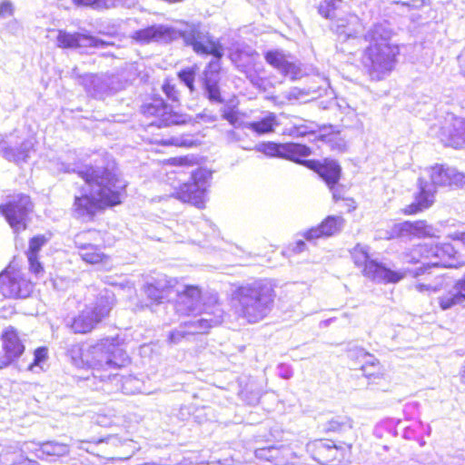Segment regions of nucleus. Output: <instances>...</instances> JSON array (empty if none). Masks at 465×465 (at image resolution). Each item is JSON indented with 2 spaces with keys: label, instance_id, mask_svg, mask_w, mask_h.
Masks as SVG:
<instances>
[{
  "label": "nucleus",
  "instance_id": "f257e3e1",
  "mask_svg": "<svg viewBox=\"0 0 465 465\" xmlns=\"http://www.w3.org/2000/svg\"><path fill=\"white\" fill-rule=\"evenodd\" d=\"M178 37H182L185 45L191 46L199 55L212 54L215 60H212L204 69L202 76V84L204 95L213 103H222L220 93V64L219 59L223 55V47L219 42L199 25H186L183 30H176L163 25H154L144 29L135 31L132 38L140 44L150 42L168 43Z\"/></svg>",
  "mask_w": 465,
  "mask_h": 465
},
{
  "label": "nucleus",
  "instance_id": "f03ea898",
  "mask_svg": "<svg viewBox=\"0 0 465 465\" xmlns=\"http://www.w3.org/2000/svg\"><path fill=\"white\" fill-rule=\"evenodd\" d=\"M391 35L386 22L374 25L364 35L370 45L363 52L361 64L372 80L383 79L395 66L400 49L391 42Z\"/></svg>",
  "mask_w": 465,
  "mask_h": 465
},
{
  "label": "nucleus",
  "instance_id": "7ed1b4c3",
  "mask_svg": "<svg viewBox=\"0 0 465 465\" xmlns=\"http://www.w3.org/2000/svg\"><path fill=\"white\" fill-rule=\"evenodd\" d=\"M275 292L272 285L259 280L236 287L232 292L234 314L248 323H256L266 318L272 310Z\"/></svg>",
  "mask_w": 465,
  "mask_h": 465
},
{
  "label": "nucleus",
  "instance_id": "20e7f679",
  "mask_svg": "<svg viewBox=\"0 0 465 465\" xmlns=\"http://www.w3.org/2000/svg\"><path fill=\"white\" fill-rule=\"evenodd\" d=\"M342 0H322L319 6V13L325 18L331 20V30L338 35L341 43L359 40L363 31L360 18L355 15H342L339 9Z\"/></svg>",
  "mask_w": 465,
  "mask_h": 465
},
{
  "label": "nucleus",
  "instance_id": "39448f33",
  "mask_svg": "<svg viewBox=\"0 0 465 465\" xmlns=\"http://www.w3.org/2000/svg\"><path fill=\"white\" fill-rule=\"evenodd\" d=\"M449 168L443 165H435L427 170L430 181L423 177L419 179V192L415 195L414 202L406 207V213L414 214L433 204L437 186L450 185Z\"/></svg>",
  "mask_w": 465,
  "mask_h": 465
},
{
  "label": "nucleus",
  "instance_id": "423d86ee",
  "mask_svg": "<svg viewBox=\"0 0 465 465\" xmlns=\"http://www.w3.org/2000/svg\"><path fill=\"white\" fill-rule=\"evenodd\" d=\"M85 343H75L67 349V355L75 363L90 366L93 363L111 365L116 348L114 339H103L95 345L84 347Z\"/></svg>",
  "mask_w": 465,
  "mask_h": 465
},
{
  "label": "nucleus",
  "instance_id": "0eeeda50",
  "mask_svg": "<svg viewBox=\"0 0 465 465\" xmlns=\"http://www.w3.org/2000/svg\"><path fill=\"white\" fill-rule=\"evenodd\" d=\"M351 256L355 265L362 268V274L373 282L396 283L404 278L403 272L392 271L371 259L369 248L365 245L357 244L351 252Z\"/></svg>",
  "mask_w": 465,
  "mask_h": 465
},
{
  "label": "nucleus",
  "instance_id": "6e6552de",
  "mask_svg": "<svg viewBox=\"0 0 465 465\" xmlns=\"http://www.w3.org/2000/svg\"><path fill=\"white\" fill-rule=\"evenodd\" d=\"M351 450V443L337 445L331 440H315L306 445V451L321 465H340L350 459Z\"/></svg>",
  "mask_w": 465,
  "mask_h": 465
},
{
  "label": "nucleus",
  "instance_id": "1a4fd4ad",
  "mask_svg": "<svg viewBox=\"0 0 465 465\" xmlns=\"http://www.w3.org/2000/svg\"><path fill=\"white\" fill-rule=\"evenodd\" d=\"M34 291L35 283L15 265L10 263L0 272V293L5 299H26Z\"/></svg>",
  "mask_w": 465,
  "mask_h": 465
},
{
  "label": "nucleus",
  "instance_id": "9d476101",
  "mask_svg": "<svg viewBox=\"0 0 465 465\" xmlns=\"http://www.w3.org/2000/svg\"><path fill=\"white\" fill-rule=\"evenodd\" d=\"M141 112L145 117L153 118L150 124L159 128L186 124L191 122L188 114L173 111L161 97H153L150 102L144 103Z\"/></svg>",
  "mask_w": 465,
  "mask_h": 465
},
{
  "label": "nucleus",
  "instance_id": "9b49d317",
  "mask_svg": "<svg viewBox=\"0 0 465 465\" xmlns=\"http://www.w3.org/2000/svg\"><path fill=\"white\" fill-rule=\"evenodd\" d=\"M211 177L212 173L207 169H196L192 173V182L183 183L176 192V198L199 209L203 208Z\"/></svg>",
  "mask_w": 465,
  "mask_h": 465
},
{
  "label": "nucleus",
  "instance_id": "f8f14e48",
  "mask_svg": "<svg viewBox=\"0 0 465 465\" xmlns=\"http://www.w3.org/2000/svg\"><path fill=\"white\" fill-rule=\"evenodd\" d=\"M116 204V195L109 186H103L97 193V197L89 194L76 196L74 200V211L80 216L93 218L98 212Z\"/></svg>",
  "mask_w": 465,
  "mask_h": 465
},
{
  "label": "nucleus",
  "instance_id": "ddd939ff",
  "mask_svg": "<svg viewBox=\"0 0 465 465\" xmlns=\"http://www.w3.org/2000/svg\"><path fill=\"white\" fill-rule=\"evenodd\" d=\"M34 204L29 195L18 194L16 199L0 204V214L15 232L27 228L28 215L33 212Z\"/></svg>",
  "mask_w": 465,
  "mask_h": 465
},
{
  "label": "nucleus",
  "instance_id": "4468645a",
  "mask_svg": "<svg viewBox=\"0 0 465 465\" xmlns=\"http://www.w3.org/2000/svg\"><path fill=\"white\" fill-rule=\"evenodd\" d=\"M109 312L110 309L106 305L86 307L72 319L69 328L74 333L86 334L106 318Z\"/></svg>",
  "mask_w": 465,
  "mask_h": 465
},
{
  "label": "nucleus",
  "instance_id": "2eb2a0df",
  "mask_svg": "<svg viewBox=\"0 0 465 465\" xmlns=\"http://www.w3.org/2000/svg\"><path fill=\"white\" fill-rule=\"evenodd\" d=\"M430 269L431 267L459 268L465 265V255L449 242L430 244Z\"/></svg>",
  "mask_w": 465,
  "mask_h": 465
},
{
  "label": "nucleus",
  "instance_id": "dca6fc26",
  "mask_svg": "<svg viewBox=\"0 0 465 465\" xmlns=\"http://www.w3.org/2000/svg\"><path fill=\"white\" fill-rule=\"evenodd\" d=\"M176 302L173 305L180 315L191 316L200 310L203 304V291L198 285L184 284L176 288Z\"/></svg>",
  "mask_w": 465,
  "mask_h": 465
},
{
  "label": "nucleus",
  "instance_id": "f3484780",
  "mask_svg": "<svg viewBox=\"0 0 465 465\" xmlns=\"http://www.w3.org/2000/svg\"><path fill=\"white\" fill-rule=\"evenodd\" d=\"M3 358L0 368L6 367L17 360L25 350L19 331L14 326H7L0 335Z\"/></svg>",
  "mask_w": 465,
  "mask_h": 465
},
{
  "label": "nucleus",
  "instance_id": "a211bd4d",
  "mask_svg": "<svg viewBox=\"0 0 465 465\" xmlns=\"http://www.w3.org/2000/svg\"><path fill=\"white\" fill-rule=\"evenodd\" d=\"M440 139L447 146L465 147V120L450 115L440 129Z\"/></svg>",
  "mask_w": 465,
  "mask_h": 465
},
{
  "label": "nucleus",
  "instance_id": "6ab92c4d",
  "mask_svg": "<svg viewBox=\"0 0 465 465\" xmlns=\"http://www.w3.org/2000/svg\"><path fill=\"white\" fill-rule=\"evenodd\" d=\"M303 165L315 171L330 188L336 185L341 176V166L336 161L325 159L323 162L308 160Z\"/></svg>",
  "mask_w": 465,
  "mask_h": 465
},
{
  "label": "nucleus",
  "instance_id": "aec40b11",
  "mask_svg": "<svg viewBox=\"0 0 465 465\" xmlns=\"http://www.w3.org/2000/svg\"><path fill=\"white\" fill-rule=\"evenodd\" d=\"M223 310L217 303V300L214 299L212 305L203 303L200 310L191 315L192 317L189 319V322L206 321L203 329L199 331V334H202L207 332L211 328L219 325L223 321Z\"/></svg>",
  "mask_w": 465,
  "mask_h": 465
},
{
  "label": "nucleus",
  "instance_id": "412c9836",
  "mask_svg": "<svg viewBox=\"0 0 465 465\" xmlns=\"http://www.w3.org/2000/svg\"><path fill=\"white\" fill-rule=\"evenodd\" d=\"M264 58L266 62L280 71L283 75L290 77L292 80L298 79L302 76L301 68L294 63L290 62L285 54L278 50L268 51Z\"/></svg>",
  "mask_w": 465,
  "mask_h": 465
},
{
  "label": "nucleus",
  "instance_id": "4be33fe9",
  "mask_svg": "<svg viewBox=\"0 0 465 465\" xmlns=\"http://www.w3.org/2000/svg\"><path fill=\"white\" fill-rule=\"evenodd\" d=\"M438 300L443 311L463 304L465 302V273L456 280L451 288Z\"/></svg>",
  "mask_w": 465,
  "mask_h": 465
},
{
  "label": "nucleus",
  "instance_id": "5701e85b",
  "mask_svg": "<svg viewBox=\"0 0 465 465\" xmlns=\"http://www.w3.org/2000/svg\"><path fill=\"white\" fill-rule=\"evenodd\" d=\"M430 258V244H419L412 247L408 252L404 254L405 262L409 263L421 262L423 266L417 268L412 272L413 277L419 278L425 274L430 269L429 262Z\"/></svg>",
  "mask_w": 465,
  "mask_h": 465
},
{
  "label": "nucleus",
  "instance_id": "b1692460",
  "mask_svg": "<svg viewBox=\"0 0 465 465\" xmlns=\"http://www.w3.org/2000/svg\"><path fill=\"white\" fill-rule=\"evenodd\" d=\"M93 38L83 33H70L65 30H58L56 45L62 49H76L87 47L93 45Z\"/></svg>",
  "mask_w": 465,
  "mask_h": 465
},
{
  "label": "nucleus",
  "instance_id": "393cba45",
  "mask_svg": "<svg viewBox=\"0 0 465 465\" xmlns=\"http://www.w3.org/2000/svg\"><path fill=\"white\" fill-rule=\"evenodd\" d=\"M70 451L69 445L54 440L39 443L35 449V456L39 460H55L66 456Z\"/></svg>",
  "mask_w": 465,
  "mask_h": 465
},
{
  "label": "nucleus",
  "instance_id": "a878e982",
  "mask_svg": "<svg viewBox=\"0 0 465 465\" xmlns=\"http://www.w3.org/2000/svg\"><path fill=\"white\" fill-rule=\"evenodd\" d=\"M344 220L341 216H328L318 227L310 229L305 238L317 239L321 236H331L338 233L343 227Z\"/></svg>",
  "mask_w": 465,
  "mask_h": 465
},
{
  "label": "nucleus",
  "instance_id": "bb28decb",
  "mask_svg": "<svg viewBox=\"0 0 465 465\" xmlns=\"http://www.w3.org/2000/svg\"><path fill=\"white\" fill-rule=\"evenodd\" d=\"M206 321L202 322H189L185 321L178 328L170 331L168 335V341L171 344H177L183 339L186 338L188 335L199 334V331L203 330L205 326Z\"/></svg>",
  "mask_w": 465,
  "mask_h": 465
},
{
  "label": "nucleus",
  "instance_id": "cd10ccee",
  "mask_svg": "<svg viewBox=\"0 0 465 465\" xmlns=\"http://www.w3.org/2000/svg\"><path fill=\"white\" fill-rule=\"evenodd\" d=\"M401 232L418 238L439 237L440 231L425 221L405 222L401 225Z\"/></svg>",
  "mask_w": 465,
  "mask_h": 465
},
{
  "label": "nucleus",
  "instance_id": "c85d7f7f",
  "mask_svg": "<svg viewBox=\"0 0 465 465\" xmlns=\"http://www.w3.org/2000/svg\"><path fill=\"white\" fill-rule=\"evenodd\" d=\"M172 287V281L157 280L153 283H147L143 292L152 302L162 303L169 296Z\"/></svg>",
  "mask_w": 465,
  "mask_h": 465
},
{
  "label": "nucleus",
  "instance_id": "c756f323",
  "mask_svg": "<svg viewBox=\"0 0 465 465\" xmlns=\"http://www.w3.org/2000/svg\"><path fill=\"white\" fill-rule=\"evenodd\" d=\"M312 150L310 147L295 143H282V151L280 158L291 160L292 162L301 163L303 165L305 160H302L303 157L311 155Z\"/></svg>",
  "mask_w": 465,
  "mask_h": 465
},
{
  "label": "nucleus",
  "instance_id": "7c9ffc66",
  "mask_svg": "<svg viewBox=\"0 0 465 465\" xmlns=\"http://www.w3.org/2000/svg\"><path fill=\"white\" fill-rule=\"evenodd\" d=\"M278 124L276 115L273 113H269L260 121L245 123L244 128L252 130L259 134H263L273 132L274 127Z\"/></svg>",
  "mask_w": 465,
  "mask_h": 465
},
{
  "label": "nucleus",
  "instance_id": "2f4dec72",
  "mask_svg": "<svg viewBox=\"0 0 465 465\" xmlns=\"http://www.w3.org/2000/svg\"><path fill=\"white\" fill-rule=\"evenodd\" d=\"M118 376L122 377V391L125 394H134V393H146L149 394L150 391L146 389L144 381L135 376L133 375H124L123 373L118 372Z\"/></svg>",
  "mask_w": 465,
  "mask_h": 465
},
{
  "label": "nucleus",
  "instance_id": "473e14b6",
  "mask_svg": "<svg viewBox=\"0 0 465 465\" xmlns=\"http://www.w3.org/2000/svg\"><path fill=\"white\" fill-rule=\"evenodd\" d=\"M118 296H122V299L131 302L132 304L136 307L139 306L138 302L134 301L136 300V290L134 288V284L126 277L118 282ZM140 307H143V305L141 304Z\"/></svg>",
  "mask_w": 465,
  "mask_h": 465
},
{
  "label": "nucleus",
  "instance_id": "72a5a7b5",
  "mask_svg": "<svg viewBox=\"0 0 465 465\" xmlns=\"http://www.w3.org/2000/svg\"><path fill=\"white\" fill-rule=\"evenodd\" d=\"M197 72L198 66L194 64L183 68L177 73L178 79L188 88L190 94H193L196 90L194 81Z\"/></svg>",
  "mask_w": 465,
  "mask_h": 465
},
{
  "label": "nucleus",
  "instance_id": "f704fd0d",
  "mask_svg": "<svg viewBox=\"0 0 465 465\" xmlns=\"http://www.w3.org/2000/svg\"><path fill=\"white\" fill-rule=\"evenodd\" d=\"M81 258L90 264L99 263L104 260V254L94 245H84L80 247Z\"/></svg>",
  "mask_w": 465,
  "mask_h": 465
},
{
  "label": "nucleus",
  "instance_id": "c9c22d12",
  "mask_svg": "<svg viewBox=\"0 0 465 465\" xmlns=\"http://www.w3.org/2000/svg\"><path fill=\"white\" fill-rule=\"evenodd\" d=\"M359 368L366 377L374 376L380 373L381 370L379 361L369 352H367L366 357H364Z\"/></svg>",
  "mask_w": 465,
  "mask_h": 465
},
{
  "label": "nucleus",
  "instance_id": "e433bc0d",
  "mask_svg": "<svg viewBox=\"0 0 465 465\" xmlns=\"http://www.w3.org/2000/svg\"><path fill=\"white\" fill-rule=\"evenodd\" d=\"M80 176L84 180L86 183L89 185H98L100 188L103 186H108L106 184L107 178L104 175H101L95 170L92 168L86 169L79 173Z\"/></svg>",
  "mask_w": 465,
  "mask_h": 465
},
{
  "label": "nucleus",
  "instance_id": "4c0bfd02",
  "mask_svg": "<svg viewBox=\"0 0 465 465\" xmlns=\"http://www.w3.org/2000/svg\"><path fill=\"white\" fill-rule=\"evenodd\" d=\"M223 119L228 121L230 124L238 128L244 127L245 123L240 118V113L235 107L224 106L221 109Z\"/></svg>",
  "mask_w": 465,
  "mask_h": 465
},
{
  "label": "nucleus",
  "instance_id": "58836bf2",
  "mask_svg": "<svg viewBox=\"0 0 465 465\" xmlns=\"http://www.w3.org/2000/svg\"><path fill=\"white\" fill-rule=\"evenodd\" d=\"M163 144L189 148L196 145V141L193 139L192 135L183 134L179 136H173L169 139H166L163 142Z\"/></svg>",
  "mask_w": 465,
  "mask_h": 465
},
{
  "label": "nucleus",
  "instance_id": "ea45409f",
  "mask_svg": "<svg viewBox=\"0 0 465 465\" xmlns=\"http://www.w3.org/2000/svg\"><path fill=\"white\" fill-rule=\"evenodd\" d=\"M5 460L6 465H36L35 460L27 458L21 450L10 452Z\"/></svg>",
  "mask_w": 465,
  "mask_h": 465
},
{
  "label": "nucleus",
  "instance_id": "a19ab883",
  "mask_svg": "<svg viewBox=\"0 0 465 465\" xmlns=\"http://www.w3.org/2000/svg\"><path fill=\"white\" fill-rule=\"evenodd\" d=\"M47 242V238L43 234H37L29 240L26 256H38L41 248Z\"/></svg>",
  "mask_w": 465,
  "mask_h": 465
},
{
  "label": "nucleus",
  "instance_id": "79ce46f5",
  "mask_svg": "<svg viewBox=\"0 0 465 465\" xmlns=\"http://www.w3.org/2000/svg\"><path fill=\"white\" fill-rule=\"evenodd\" d=\"M256 149L267 156L280 157L282 143H276L273 142L263 143L257 145Z\"/></svg>",
  "mask_w": 465,
  "mask_h": 465
},
{
  "label": "nucleus",
  "instance_id": "37998d69",
  "mask_svg": "<svg viewBox=\"0 0 465 465\" xmlns=\"http://www.w3.org/2000/svg\"><path fill=\"white\" fill-rule=\"evenodd\" d=\"M162 90L166 95V97L171 100L172 102H179L181 94L180 91L177 89L176 85L173 83H171L169 80H165Z\"/></svg>",
  "mask_w": 465,
  "mask_h": 465
},
{
  "label": "nucleus",
  "instance_id": "c03bdc74",
  "mask_svg": "<svg viewBox=\"0 0 465 465\" xmlns=\"http://www.w3.org/2000/svg\"><path fill=\"white\" fill-rule=\"evenodd\" d=\"M351 421L348 418H335L331 419L329 423L327 430L332 431H340L347 428L351 429Z\"/></svg>",
  "mask_w": 465,
  "mask_h": 465
},
{
  "label": "nucleus",
  "instance_id": "a18cd8bd",
  "mask_svg": "<svg viewBox=\"0 0 465 465\" xmlns=\"http://www.w3.org/2000/svg\"><path fill=\"white\" fill-rule=\"evenodd\" d=\"M450 185L462 187L465 185V173L458 172L455 168H449Z\"/></svg>",
  "mask_w": 465,
  "mask_h": 465
},
{
  "label": "nucleus",
  "instance_id": "49530a36",
  "mask_svg": "<svg viewBox=\"0 0 465 465\" xmlns=\"http://www.w3.org/2000/svg\"><path fill=\"white\" fill-rule=\"evenodd\" d=\"M439 285H430L428 284V282L425 280V279H422V280H420L418 279L414 284H413V288L420 292V293H426V294H430V293H435L437 292V287Z\"/></svg>",
  "mask_w": 465,
  "mask_h": 465
},
{
  "label": "nucleus",
  "instance_id": "de8ad7c7",
  "mask_svg": "<svg viewBox=\"0 0 465 465\" xmlns=\"http://www.w3.org/2000/svg\"><path fill=\"white\" fill-rule=\"evenodd\" d=\"M121 447L124 450L123 456L118 457V460H127L134 455L136 450H138L137 444L132 440H127L121 443Z\"/></svg>",
  "mask_w": 465,
  "mask_h": 465
},
{
  "label": "nucleus",
  "instance_id": "09e8293b",
  "mask_svg": "<svg viewBox=\"0 0 465 465\" xmlns=\"http://www.w3.org/2000/svg\"><path fill=\"white\" fill-rule=\"evenodd\" d=\"M168 163L174 166H193L196 162L193 156L173 157L170 158Z\"/></svg>",
  "mask_w": 465,
  "mask_h": 465
},
{
  "label": "nucleus",
  "instance_id": "8fccbe9b",
  "mask_svg": "<svg viewBox=\"0 0 465 465\" xmlns=\"http://www.w3.org/2000/svg\"><path fill=\"white\" fill-rule=\"evenodd\" d=\"M367 351L362 348H353L348 352V356L354 361V368H357L361 363L364 357H366Z\"/></svg>",
  "mask_w": 465,
  "mask_h": 465
},
{
  "label": "nucleus",
  "instance_id": "3c124183",
  "mask_svg": "<svg viewBox=\"0 0 465 465\" xmlns=\"http://www.w3.org/2000/svg\"><path fill=\"white\" fill-rule=\"evenodd\" d=\"M34 361L29 365V369H32L34 366L44 362L47 359V349L45 347L36 348L34 351Z\"/></svg>",
  "mask_w": 465,
  "mask_h": 465
},
{
  "label": "nucleus",
  "instance_id": "603ef678",
  "mask_svg": "<svg viewBox=\"0 0 465 465\" xmlns=\"http://www.w3.org/2000/svg\"><path fill=\"white\" fill-rule=\"evenodd\" d=\"M138 72L134 64H128L121 73V76L124 79L125 83H131L136 79Z\"/></svg>",
  "mask_w": 465,
  "mask_h": 465
},
{
  "label": "nucleus",
  "instance_id": "864d4df0",
  "mask_svg": "<svg viewBox=\"0 0 465 465\" xmlns=\"http://www.w3.org/2000/svg\"><path fill=\"white\" fill-rule=\"evenodd\" d=\"M425 280L430 285H439L437 287V292L444 288L445 278L443 275H436L432 277L430 272H425Z\"/></svg>",
  "mask_w": 465,
  "mask_h": 465
},
{
  "label": "nucleus",
  "instance_id": "5fc2aeb1",
  "mask_svg": "<svg viewBox=\"0 0 465 465\" xmlns=\"http://www.w3.org/2000/svg\"><path fill=\"white\" fill-rule=\"evenodd\" d=\"M27 259L29 262L30 270L34 273L38 274L44 271V268L39 262L38 256H27Z\"/></svg>",
  "mask_w": 465,
  "mask_h": 465
},
{
  "label": "nucleus",
  "instance_id": "6e6d98bb",
  "mask_svg": "<svg viewBox=\"0 0 465 465\" xmlns=\"http://www.w3.org/2000/svg\"><path fill=\"white\" fill-rule=\"evenodd\" d=\"M77 6H99L104 5L106 0H72Z\"/></svg>",
  "mask_w": 465,
  "mask_h": 465
},
{
  "label": "nucleus",
  "instance_id": "4d7b16f0",
  "mask_svg": "<svg viewBox=\"0 0 465 465\" xmlns=\"http://www.w3.org/2000/svg\"><path fill=\"white\" fill-rule=\"evenodd\" d=\"M312 132H313V130L310 126L305 125V124H301V125H295L291 134L292 135H296V136H304L307 134H310Z\"/></svg>",
  "mask_w": 465,
  "mask_h": 465
},
{
  "label": "nucleus",
  "instance_id": "13d9d810",
  "mask_svg": "<svg viewBox=\"0 0 465 465\" xmlns=\"http://www.w3.org/2000/svg\"><path fill=\"white\" fill-rule=\"evenodd\" d=\"M13 14V5L8 1L0 4V16H8Z\"/></svg>",
  "mask_w": 465,
  "mask_h": 465
},
{
  "label": "nucleus",
  "instance_id": "bf43d9fd",
  "mask_svg": "<svg viewBox=\"0 0 465 465\" xmlns=\"http://www.w3.org/2000/svg\"><path fill=\"white\" fill-rule=\"evenodd\" d=\"M330 189H331V192H332V197H333V199H334V201H335V202H338V201H340V200H342V201H343V199H345V198L342 196V193H341L342 190H341L340 187H338V186L334 185V186H332V188H330Z\"/></svg>",
  "mask_w": 465,
  "mask_h": 465
},
{
  "label": "nucleus",
  "instance_id": "052dcab7",
  "mask_svg": "<svg viewBox=\"0 0 465 465\" xmlns=\"http://www.w3.org/2000/svg\"><path fill=\"white\" fill-rule=\"evenodd\" d=\"M226 138L229 143H235L240 141V135L232 130L226 133Z\"/></svg>",
  "mask_w": 465,
  "mask_h": 465
},
{
  "label": "nucleus",
  "instance_id": "680f3d73",
  "mask_svg": "<svg viewBox=\"0 0 465 465\" xmlns=\"http://www.w3.org/2000/svg\"><path fill=\"white\" fill-rule=\"evenodd\" d=\"M121 360L122 361V364H120L118 362V365H117V368H118V371L121 370V367L125 365L126 363H128L130 361V359L129 357L125 354V353H123V352H119L118 351V361Z\"/></svg>",
  "mask_w": 465,
  "mask_h": 465
},
{
  "label": "nucleus",
  "instance_id": "e2e57ef3",
  "mask_svg": "<svg viewBox=\"0 0 465 465\" xmlns=\"http://www.w3.org/2000/svg\"><path fill=\"white\" fill-rule=\"evenodd\" d=\"M302 94H304V92L302 91L301 89L299 88H293L290 91L289 93V97L290 98H295V99H299L300 96H302Z\"/></svg>",
  "mask_w": 465,
  "mask_h": 465
},
{
  "label": "nucleus",
  "instance_id": "0e129e2a",
  "mask_svg": "<svg viewBox=\"0 0 465 465\" xmlns=\"http://www.w3.org/2000/svg\"><path fill=\"white\" fill-rule=\"evenodd\" d=\"M343 201L345 202V205L347 206L349 212L356 209V203L353 199L345 198Z\"/></svg>",
  "mask_w": 465,
  "mask_h": 465
},
{
  "label": "nucleus",
  "instance_id": "69168bd1",
  "mask_svg": "<svg viewBox=\"0 0 465 465\" xmlns=\"http://www.w3.org/2000/svg\"><path fill=\"white\" fill-rule=\"evenodd\" d=\"M138 0H118L123 5L130 8L132 6H134L136 5Z\"/></svg>",
  "mask_w": 465,
  "mask_h": 465
},
{
  "label": "nucleus",
  "instance_id": "338daca9",
  "mask_svg": "<svg viewBox=\"0 0 465 465\" xmlns=\"http://www.w3.org/2000/svg\"><path fill=\"white\" fill-rule=\"evenodd\" d=\"M304 247H305V243L302 241H299L296 243L294 251L297 252H302L304 250Z\"/></svg>",
  "mask_w": 465,
  "mask_h": 465
},
{
  "label": "nucleus",
  "instance_id": "774afa93",
  "mask_svg": "<svg viewBox=\"0 0 465 465\" xmlns=\"http://www.w3.org/2000/svg\"><path fill=\"white\" fill-rule=\"evenodd\" d=\"M259 399H260V394L257 392L252 397V399L249 401V403H251V404L257 403L259 401Z\"/></svg>",
  "mask_w": 465,
  "mask_h": 465
}]
</instances>
